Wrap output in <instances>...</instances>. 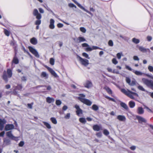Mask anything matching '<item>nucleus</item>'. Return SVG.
Returning a JSON list of instances; mask_svg holds the SVG:
<instances>
[{"mask_svg":"<svg viewBox=\"0 0 153 153\" xmlns=\"http://www.w3.org/2000/svg\"><path fill=\"white\" fill-rule=\"evenodd\" d=\"M79 97H78V99L82 102L90 106L92 104V102L89 100L85 98V95L83 94H79Z\"/></svg>","mask_w":153,"mask_h":153,"instance_id":"nucleus-1","label":"nucleus"},{"mask_svg":"<svg viewBox=\"0 0 153 153\" xmlns=\"http://www.w3.org/2000/svg\"><path fill=\"white\" fill-rule=\"evenodd\" d=\"M142 81L144 84L153 89V81L152 80L143 78L142 79Z\"/></svg>","mask_w":153,"mask_h":153,"instance_id":"nucleus-2","label":"nucleus"},{"mask_svg":"<svg viewBox=\"0 0 153 153\" xmlns=\"http://www.w3.org/2000/svg\"><path fill=\"white\" fill-rule=\"evenodd\" d=\"M12 71L10 69L7 70V72L4 71L3 76V78L4 80L6 82L7 81V78H10L12 76Z\"/></svg>","mask_w":153,"mask_h":153,"instance_id":"nucleus-3","label":"nucleus"},{"mask_svg":"<svg viewBox=\"0 0 153 153\" xmlns=\"http://www.w3.org/2000/svg\"><path fill=\"white\" fill-rule=\"evenodd\" d=\"M126 68L130 71H132L134 73V74L138 76H143V74H145V73L142 72H141L140 71H135L134 70L132 69L130 67L128 66L127 65H125Z\"/></svg>","mask_w":153,"mask_h":153,"instance_id":"nucleus-4","label":"nucleus"},{"mask_svg":"<svg viewBox=\"0 0 153 153\" xmlns=\"http://www.w3.org/2000/svg\"><path fill=\"white\" fill-rule=\"evenodd\" d=\"M80 63L85 66H87L89 64V61L86 59H83L79 56H77Z\"/></svg>","mask_w":153,"mask_h":153,"instance_id":"nucleus-5","label":"nucleus"},{"mask_svg":"<svg viewBox=\"0 0 153 153\" xmlns=\"http://www.w3.org/2000/svg\"><path fill=\"white\" fill-rule=\"evenodd\" d=\"M28 49L36 57L39 58V55L37 51L31 46L28 47Z\"/></svg>","mask_w":153,"mask_h":153,"instance_id":"nucleus-6","label":"nucleus"},{"mask_svg":"<svg viewBox=\"0 0 153 153\" xmlns=\"http://www.w3.org/2000/svg\"><path fill=\"white\" fill-rule=\"evenodd\" d=\"M6 134L7 137L10 139L16 141L18 140V137L14 136L12 134L11 131L7 132L6 133Z\"/></svg>","mask_w":153,"mask_h":153,"instance_id":"nucleus-7","label":"nucleus"},{"mask_svg":"<svg viewBox=\"0 0 153 153\" xmlns=\"http://www.w3.org/2000/svg\"><path fill=\"white\" fill-rule=\"evenodd\" d=\"M33 15L34 16L36 17L37 19H41L42 16L41 14L39 13L38 10L36 9H34L33 10Z\"/></svg>","mask_w":153,"mask_h":153,"instance_id":"nucleus-8","label":"nucleus"},{"mask_svg":"<svg viewBox=\"0 0 153 153\" xmlns=\"http://www.w3.org/2000/svg\"><path fill=\"white\" fill-rule=\"evenodd\" d=\"M54 23L55 21L53 19H50L49 25V27L50 29H53L55 28Z\"/></svg>","mask_w":153,"mask_h":153,"instance_id":"nucleus-9","label":"nucleus"},{"mask_svg":"<svg viewBox=\"0 0 153 153\" xmlns=\"http://www.w3.org/2000/svg\"><path fill=\"white\" fill-rule=\"evenodd\" d=\"M6 121L4 119L0 118V130H2L4 127V125L6 123Z\"/></svg>","mask_w":153,"mask_h":153,"instance_id":"nucleus-10","label":"nucleus"},{"mask_svg":"<svg viewBox=\"0 0 153 153\" xmlns=\"http://www.w3.org/2000/svg\"><path fill=\"white\" fill-rule=\"evenodd\" d=\"M127 96L131 99H134V96H138V94L136 93L130 91Z\"/></svg>","mask_w":153,"mask_h":153,"instance_id":"nucleus-11","label":"nucleus"},{"mask_svg":"<svg viewBox=\"0 0 153 153\" xmlns=\"http://www.w3.org/2000/svg\"><path fill=\"white\" fill-rule=\"evenodd\" d=\"M136 117L140 123H146V120L142 117L139 116H137Z\"/></svg>","mask_w":153,"mask_h":153,"instance_id":"nucleus-12","label":"nucleus"},{"mask_svg":"<svg viewBox=\"0 0 153 153\" xmlns=\"http://www.w3.org/2000/svg\"><path fill=\"white\" fill-rule=\"evenodd\" d=\"M75 108L77 110L76 113L77 115L79 116V114H82V110L80 108L79 105H76L75 106Z\"/></svg>","mask_w":153,"mask_h":153,"instance_id":"nucleus-13","label":"nucleus"},{"mask_svg":"<svg viewBox=\"0 0 153 153\" xmlns=\"http://www.w3.org/2000/svg\"><path fill=\"white\" fill-rule=\"evenodd\" d=\"M14 126L13 124H7L5 127V129L6 131H7L13 129Z\"/></svg>","mask_w":153,"mask_h":153,"instance_id":"nucleus-14","label":"nucleus"},{"mask_svg":"<svg viewBox=\"0 0 153 153\" xmlns=\"http://www.w3.org/2000/svg\"><path fill=\"white\" fill-rule=\"evenodd\" d=\"M46 68L51 74L55 77H58L56 73L52 69L48 67H47Z\"/></svg>","mask_w":153,"mask_h":153,"instance_id":"nucleus-15","label":"nucleus"},{"mask_svg":"<svg viewBox=\"0 0 153 153\" xmlns=\"http://www.w3.org/2000/svg\"><path fill=\"white\" fill-rule=\"evenodd\" d=\"M139 49L140 51L143 53H146L147 51L150 52V50L149 48H146L142 46H139Z\"/></svg>","mask_w":153,"mask_h":153,"instance_id":"nucleus-16","label":"nucleus"},{"mask_svg":"<svg viewBox=\"0 0 153 153\" xmlns=\"http://www.w3.org/2000/svg\"><path fill=\"white\" fill-rule=\"evenodd\" d=\"M92 84L91 82L89 81H86L84 84V86L86 88H89L92 86Z\"/></svg>","mask_w":153,"mask_h":153,"instance_id":"nucleus-17","label":"nucleus"},{"mask_svg":"<svg viewBox=\"0 0 153 153\" xmlns=\"http://www.w3.org/2000/svg\"><path fill=\"white\" fill-rule=\"evenodd\" d=\"M117 118L119 121H124L126 120L125 117L124 115H119L117 117Z\"/></svg>","mask_w":153,"mask_h":153,"instance_id":"nucleus-18","label":"nucleus"},{"mask_svg":"<svg viewBox=\"0 0 153 153\" xmlns=\"http://www.w3.org/2000/svg\"><path fill=\"white\" fill-rule=\"evenodd\" d=\"M101 127L97 125H94L93 126V129L95 131H98L101 129Z\"/></svg>","mask_w":153,"mask_h":153,"instance_id":"nucleus-19","label":"nucleus"},{"mask_svg":"<svg viewBox=\"0 0 153 153\" xmlns=\"http://www.w3.org/2000/svg\"><path fill=\"white\" fill-rule=\"evenodd\" d=\"M46 102L49 103H51L53 102L54 101V99L53 98H51L50 97H48L46 98Z\"/></svg>","mask_w":153,"mask_h":153,"instance_id":"nucleus-20","label":"nucleus"},{"mask_svg":"<svg viewBox=\"0 0 153 153\" xmlns=\"http://www.w3.org/2000/svg\"><path fill=\"white\" fill-rule=\"evenodd\" d=\"M137 113L140 114H143L144 112V110L142 107H139L137 109Z\"/></svg>","mask_w":153,"mask_h":153,"instance_id":"nucleus-21","label":"nucleus"},{"mask_svg":"<svg viewBox=\"0 0 153 153\" xmlns=\"http://www.w3.org/2000/svg\"><path fill=\"white\" fill-rule=\"evenodd\" d=\"M41 76L42 77L47 79L48 77V75L45 72H42L41 73Z\"/></svg>","mask_w":153,"mask_h":153,"instance_id":"nucleus-22","label":"nucleus"},{"mask_svg":"<svg viewBox=\"0 0 153 153\" xmlns=\"http://www.w3.org/2000/svg\"><path fill=\"white\" fill-rule=\"evenodd\" d=\"M30 43L33 45H35L37 43V39L35 37H33L30 40Z\"/></svg>","mask_w":153,"mask_h":153,"instance_id":"nucleus-23","label":"nucleus"},{"mask_svg":"<svg viewBox=\"0 0 153 153\" xmlns=\"http://www.w3.org/2000/svg\"><path fill=\"white\" fill-rule=\"evenodd\" d=\"M86 40L84 37L79 36L78 37L77 39V42L79 43L84 42Z\"/></svg>","mask_w":153,"mask_h":153,"instance_id":"nucleus-24","label":"nucleus"},{"mask_svg":"<svg viewBox=\"0 0 153 153\" xmlns=\"http://www.w3.org/2000/svg\"><path fill=\"white\" fill-rule=\"evenodd\" d=\"M120 105L122 107L125 109L127 110L128 109V107L127 105L125 103L121 102L120 103Z\"/></svg>","mask_w":153,"mask_h":153,"instance_id":"nucleus-25","label":"nucleus"},{"mask_svg":"<svg viewBox=\"0 0 153 153\" xmlns=\"http://www.w3.org/2000/svg\"><path fill=\"white\" fill-rule=\"evenodd\" d=\"M121 91L122 93L127 96L130 91L128 90H127L123 88L121 89Z\"/></svg>","mask_w":153,"mask_h":153,"instance_id":"nucleus-26","label":"nucleus"},{"mask_svg":"<svg viewBox=\"0 0 153 153\" xmlns=\"http://www.w3.org/2000/svg\"><path fill=\"white\" fill-rule=\"evenodd\" d=\"M129 105L131 108H133L135 106V103L134 101H130L129 102Z\"/></svg>","mask_w":153,"mask_h":153,"instance_id":"nucleus-27","label":"nucleus"},{"mask_svg":"<svg viewBox=\"0 0 153 153\" xmlns=\"http://www.w3.org/2000/svg\"><path fill=\"white\" fill-rule=\"evenodd\" d=\"M105 89L106 90L107 92L109 94H112V91L111 89L108 87H106L105 88Z\"/></svg>","mask_w":153,"mask_h":153,"instance_id":"nucleus-28","label":"nucleus"},{"mask_svg":"<svg viewBox=\"0 0 153 153\" xmlns=\"http://www.w3.org/2000/svg\"><path fill=\"white\" fill-rule=\"evenodd\" d=\"M79 121L81 123L84 124H85L86 122V121L85 119L83 117H81L79 118Z\"/></svg>","mask_w":153,"mask_h":153,"instance_id":"nucleus-29","label":"nucleus"},{"mask_svg":"<svg viewBox=\"0 0 153 153\" xmlns=\"http://www.w3.org/2000/svg\"><path fill=\"white\" fill-rule=\"evenodd\" d=\"M92 108V109L95 111H97L99 109L98 107L95 104L93 105Z\"/></svg>","mask_w":153,"mask_h":153,"instance_id":"nucleus-30","label":"nucleus"},{"mask_svg":"<svg viewBox=\"0 0 153 153\" xmlns=\"http://www.w3.org/2000/svg\"><path fill=\"white\" fill-rule=\"evenodd\" d=\"M43 123H44V125L46 126V127L48 129H50L51 128V126L48 123L45 122H43Z\"/></svg>","mask_w":153,"mask_h":153,"instance_id":"nucleus-31","label":"nucleus"},{"mask_svg":"<svg viewBox=\"0 0 153 153\" xmlns=\"http://www.w3.org/2000/svg\"><path fill=\"white\" fill-rule=\"evenodd\" d=\"M132 41L133 42L136 44L139 43L140 42V40L139 39H137L135 38H133L132 39Z\"/></svg>","mask_w":153,"mask_h":153,"instance_id":"nucleus-32","label":"nucleus"},{"mask_svg":"<svg viewBox=\"0 0 153 153\" xmlns=\"http://www.w3.org/2000/svg\"><path fill=\"white\" fill-rule=\"evenodd\" d=\"M51 120L53 123L54 124H56L57 123V121L56 119L54 117H51Z\"/></svg>","mask_w":153,"mask_h":153,"instance_id":"nucleus-33","label":"nucleus"},{"mask_svg":"<svg viewBox=\"0 0 153 153\" xmlns=\"http://www.w3.org/2000/svg\"><path fill=\"white\" fill-rule=\"evenodd\" d=\"M4 142L6 145H9L10 143V140L8 139H4Z\"/></svg>","mask_w":153,"mask_h":153,"instance_id":"nucleus-34","label":"nucleus"},{"mask_svg":"<svg viewBox=\"0 0 153 153\" xmlns=\"http://www.w3.org/2000/svg\"><path fill=\"white\" fill-rule=\"evenodd\" d=\"M82 55L83 57L87 59H90V58L89 57L88 54L86 53H82Z\"/></svg>","mask_w":153,"mask_h":153,"instance_id":"nucleus-35","label":"nucleus"},{"mask_svg":"<svg viewBox=\"0 0 153 153\" xmlns=\"http://www.w3.org/2000/svg\"><path fill=\"white\" fill-rule=\"evenodd\" d=\"M72 1L76 4L77 6L81 9L82 8H83V7L80 4L78 3V2L76 1L75 0H72Z\"/></svg>","mask_w":153,"mask_h":153,"instance_id":"nucleus-36","label":"nucleus"},{"mask_svg":"<svg viewBox=\"0 0 153 153\" xmlns=\"http://www.w3.org/2000/svg\"><path fill=\"white\" fill-rule=\"evenodd\" d=\"M105 97L106 98H107V99H108L112 101H113L114 102H116V100L114 99H113V98H111V97H108V96H105Z\"/></svg>","mask_w":153,"mask_h":153,"instance_id":"nucleus-37","label":"nucleus"},{"mask_svg":"<svg viewBox=\"0 0 153 153\" xmlns=\"http://www.w3.org/2000/svg\"><path fill=\"white\" fill-rule=\"evenodd\" d=\"M55 60L54 59L52 58H51L50 60V63L52 65H53L54 64Z\"/></svg>","mask_w":153,"mask_h":153,"instance_id":"nucleus-38","label":"nucleus"},{"mask_svg":"<svg viewBox=\"0 0 153 153\" xmlns=\"http://www.w3.org/2000/svg\"><path fill=\"white\" fill-rule=\"evenodd\" d=\"M37 20H36L35 22V24L37 25H39L41 23V19H37Z\"/></svg>","mask_w":153,"mask_h":153,"instance_id":"nucleus-39","label":"nucleus"},{"mask_svg":"<svg viewBox=\"0 0 153 153\" xmlns=\"http://www.w3.org/2000/svg\"><path fill=\"white\" fill-rule=\"evenodd\" d=\"M13 62L15 64H17L19 63V60L16 57H14L13 60Z\"/></svg>","mask_w":153,"mask_h":153,"instance_id":"nucleus-40","label":"nucleus"},{"mask_svg":"<svg viewBox=\"0 0 153 153\" xmlns=\"http://www.w3.org/2000/svg\"><path fill=\"white\" fill-rule=\"evenodd\" d=\"M112 62L113 64H114V65H116L118 63V62L117 60L115 58H113L112 60Z\"/></svg>","mask_w":153,"mask_h":153,"instance_id":"nucleus-41","label":"nucleus"},{"mask_svg":"<svg viewBox=\"0 0 153 153\" xmlns=\"http://www.w3.org/2000/svg\"><path fill=\"white\" fill-rule=\"evenodd\" d=\"M22 81L26 82L27 80V77L26 76H23L21 78Z\"/></svg>","mask_w":153,"mask_h":153,"instance_id":"nucleus-42","label":"nucleus"},{"mask_svg":"<svg viewBox=\"0 0 153 153\" xmlns=\"http://www.w3.org/2000/svg\"><path fill=\"white\" fill-rule=\"evenodd\" d=\"M103 134L105 135H108L109 134V132L106 129H105L103 130Z\"/></svg>","mask_w":153,"mask_h":153,"instance_id":"nucleus-43","label":"nucleus"},{"mask_svg":"<svg viewBox=\"0 0 153 153\" xmlns=\"http://www.w3.org/2000/svg\"><path fill=\"white\" fill-rule=\"evenodd\" d=\"M137 88L139 90H141L142 91H145V89L142 86H141L140 85H138L137 87Z\"/></svg>","mask_w":153,"mask_h":153,"instance_id":"nucleus-44","label":"nucleus"},{"mask_svg":"<svg viewBox=\"0 0 153 153\" xmlns=\"http://www.w3.org/2000/svg\"><path fill=\"white\" fill-rule=\"evenodd\" d=\"M83 8H82L81 9L83 10H84L85 12H86L87 13H89V14H90L91 16H93V14L91 12L87 10H86L84 7H83Z\"/></svg>","mask_w":153,"mask_h":153,"instance_id":"nucleus-45","label":"nucleus"},{"mask_svg":"<svg viewBox=\"0 0 153 153\" xmlns=\"http://www.w3.org/2000/svg\"><path fill=\"white\" fill-rule=\"evenodd\" d=\"M123 53H118L117 54V56L118 59H120L121 58V56L122 55Z\"/></svg>","mask_w":153,"mask_h":153,"instance_id":"nucleus-46","label":"nucleus"},{"mask_svg":"<svg viewBox=\"0 0 153 153\" xmlns=\"http://www.w3.org/2000/svg\"><path fill=\"white\" fill-rule=\"evenodd\" d=\"M148 69L150 72H152L153 71V66L149 65L148 67Z\"/></svg>","mask_w":153,"mask_h":153,"instance_id":"nucleus-47","label":"nucleus"},{"mask_svg":"<svg viewBox=\"0 0 153 153\" xmlns=\"http://www.w3.org/2000/svg\"><path fill=\"white\" fill-rule=\"evenodd\" d=\"M56 104L57 105H59L62 104V102L60 100H57L56 101Z\"/></svg>","mask_w":153,"mask_h":153,"instance_id":"nucleus-48","label":"nucleus"},{"mask_svg":"<svg viewBox=\"0 0 153 153\" xmlns=\"http://www.w3.org/2000/svg\"><path fill=\"white\" fill-rule=\"evenodd\" d=\"M80 30L83 33H85L86 32V29L84 27H81L80 28Z\"/></svg>","mask_w":153,"mask_h":153,"instance_id":"nucleus-49","label":"nucleus"},{"mask_svg":"<svg viewBox=\"0 0 153 153\" xmlns=\"http://www.w3.org/2000/svg\"><path fill=\"white\" fill-rule=\"evenodd\" d=\"M92 50H96V49H101L100 48L98 47H97L96 46H92Z\"/></svg>","mask_w":153,"mask_h":153,"instance_id":"nucleus-50","label":"nucleus"},{"mask_svg":"<svg viewBox=\"0 0 153 153\" xmlns=\"http://www.w3.org/2000/svg\"><path fill=\"white\" fill-rule=\"evenodd\" d=\"M85 50L86 51H92V48L87 47V48L85 49Z\"/></svg>","mask_w":153,"mask_h":153,"instance_id":"nucleus-51","label":"nucleus"},{"mask_svg":"<svg viewBox=\"0 0 153 153\" xmlns=\"http://www.w3.org/2000/svg\"><path fill=\"white\" fill-rule=\"evenodd\" d=\"M4 33L7 36H9L10 35V33L9 32L6 30H4Z\"/></svg>","mask_w":153,"mask_h":153,"instance_id":"nucleus-52","label":"nucleus"},{"mask_svg":"<svg viewBox=\"0 0 153 153\" xmlns=\"http://www.w3.org/2000/svg\"><path fill=\"white\" fill-rule=\"evenodd\" d=\"M136 82L135 80H132V81L130 83V84L129 85H130V86H134L135 85Z\"/></svg>","mask_w":153,"mask_h":153,"instance_id":"nucleus-53","label":"nucleus"},{"mask_svg":"<svg viewBox=\"0 0 153 153\" xmlns=\"http://www.w3.org/2000/svg\"><path fill=\"white\" fill-rule=\"evenodd\" d=\"M68 6L71 7H74L76 8V7L73 3H69L68 4Z\"/></svg>","mask_w":153,"mask_h":153,"instance_id":"nucleus-54","label":"nucleus"},{"mask_svg":"<svg viewBox=\"0 0 153 153\" xmlns=\"http://www.w3.org/2000/svg\"><path fill=\"white\" fill-rule=\"evenodd\" d=\"M70 117V113H68L65 116L64 118L67 119H69Z\"/></svg>","mask_w":153,"mask_h":153,"instance_id":"nucleus-55","label":"nucleus"},{"mask_svg":"<svg viewBox=\"0 0 153 153\" xmlns=\"http://www.w3.org/2000/svg\"><path fill=\"white\" fill-rule=\"evenodd\" d=\"M108 45L110 46H112L113 45V43L112 40H110L108 42Z\"/></svg>","mask_w":153,"mask_h":153,"instance_id":"nucleus-56","label":"nucleus"},{"mask_svg":"<svg viewBox=\"0 0 153 153\" xmlns=\"http://www.w3.org/2000/svg\"><path fill=\"white\" fill-rule=\"evenodd\" d=\"M126 82L129 85L131 83V80L128 77H126Z\"/></svg>","mask_w":153,"mask_h":153,"instance_id":"nucleus-57","label":"nucleus"},{"mask_svg":"<svg viewBox=\"0 0 153 153\" xmlns=\"http://www.w3.org/2000/svg\"><path fill=\"white\" fill-rule=\"evenodd\" d=\"M143 75H146V76L148 77H149L151 79H153V76L152 75H150L149 74H146L145 73V74H143Z\"/></svg>","mask_w":153,"mask_h":153,"instance_id":"nucleus-58","label":"nucleus"},{"mask_svg":"<svg viewBox=\"0 0 153 153\" xmlns=\"http://www.w3.org/2000/svg\"><path fill=\"white\" fill-rule=\"evenodd\" d=\"M82 46L83 47H89V45L87 43H84L82 45Z\"/></svg>","mask_w":153,"mask_h":153,"instance_id":"nucleus-59","label":"nucleus"},{"mask_svg":"<svg viewBox=\"0 0 153 153\" xmlns=\"http://www.w3.org/2000/svg\"><path fill=\"white\" fill-rule=\"evenodd\" d=\"M96 135L98 137H100L102 136V134L101 132H99L97 133Z\"/></svg>","mask_w":153,"mask_h":153,"instance_id":"nucleus-60","label":"nucleus"},{"mask_svg":"<svg viewBox=\"0 0 153 153\" xmlns=\"http://www.w3.org/2000/svg\"><path fill=\"white\" fill-rule=\"evenodd\" d=\"M22 86L21 85H18V86L16 87V89H18L19 90H21L22 88Z\"/></svg>","mask_w":153,"mask_h":153,"instance_id":"nucleus-61","label":"nucleus"},{"mask_svg":"<svg viewBox=\"0 0 153 153\" xmlns=\"http://www.w3.org/2000/svg\"><path fill=\"white\" fill-rule=\"evenodd\" d=\"M133 59L134 60L139 61V59L138 57L136 56H133Z\"/></svg>","mask_w":153,"mask_h":153,"instance_id":"nucleus-62","label":"nucleus"},{"mask_svg":"<svg viewBox=\"0 0 153 153\" xmlns=\"http://www.w3.org/2000/svg\"><path fill=\"white\" fill-rule=\"evenodd\" d=\"M24 142L23 141H21L19 144V146L22 147L24 145Z\"/></svg>","mask_w":153,"mask_h":153,"instance_id":"nucleus-63","label":"nucleus"},{"mask_svg":"<svg viewBox=\"0 0 153 153\" xmlns=\"http://www.w3.org/2000/svg\"><path fill=\"white\" fill-rule=\"evenodd\" d=\"M147 39L148 41H150L152 39V38L151 36H148L147 37Z\"/></svg>","mask_w":153,"mask_h":153,"instance_id":"nucleus-64","label":"nucleus"}]
</instances>
